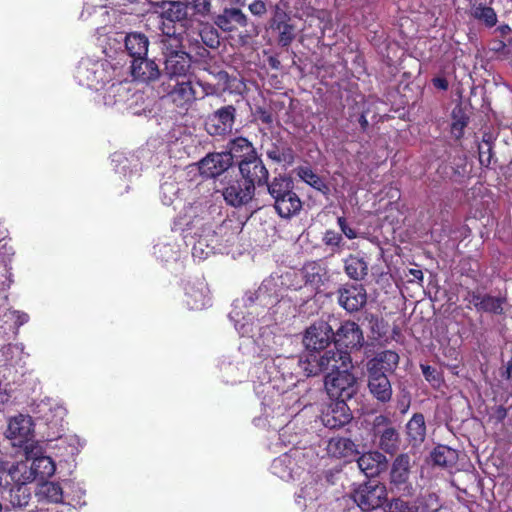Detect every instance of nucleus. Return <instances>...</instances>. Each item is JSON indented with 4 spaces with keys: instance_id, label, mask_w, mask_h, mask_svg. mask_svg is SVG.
Listing matches in <instances>:
<instances>
[{
    "instance_id": "f257e3e1",
    "label": "nucleus",
    "mask_w": 512,
    "mask_h": 512,
    "mask_svg": "<svg viewBox=\"0 0 512 512\" xmlns=\"http://www.w3.org/2000/svg\"><path fill=\"white\" fill-rule=\"evenodd\" d=\"M266 187L273 200V208L279 217L290 219L300 213L303 203L295 192L292 177L287 174H279L274 176Z\"/></svg>"
},
{
    "instance_id": "f03ea898",
    "label": "nucleus",
    "mask_w": 512,
    "mask_h": 512,
    "mask_svg": "<svg viewBox=\"0 0 512 512\" xmlns=\"http://www.w3.org/2000/svg\"><path fill=\"white\" fill-rule=\"evenodd\" d=\"M158 94L167 97L179 114H187L197 100L196 89L190 79L162 82Z\"/></svg>"
},
{
    "instance_id": "7ed1b4c3",
    "label": "nucleus",
    "mask_w": 512,
    "mask_h": 512,
    "mask_svg": "<svg viewBox=\"0 0 512 512\" xmlns=\"http://www.w3.org/2000/svg\"><path fill=\"white\" fill-rule=\"evenodd\" d=\"M350 363L351 358L347 353H337L334 350H327L320 357L318 352H309L298 361L300 369L307 377L317 376L334 368L347 367Z\"/></svg>"
},
{
    "instance_id": "20e7f679",
    "label": "nucleus",
    "mask_w": 512,
    "mask_h": 512,
    "mask_svg": "<svg viewBox=\"0 0 512 512\" xmlns=\"http://www.w3.org/2000/svg\"><path fill=\"white\" fill-rule=\"evenodd\" d=\"M347 367L334 368L325 376L324 385L331 399L350 400L358 391V382L355 375Z\"/></svg>"
},
{
    "instance_id": "39448f33",
    "label": "nucleus",
    "mask_w": 512,
    "mask_h": 512,
    "mask_svg": "<svg viewBox=\"0 0 512 512\" xmlns=\"http://www.w3.org/2000/svg\"><path fill=\"white\" fill-rule=\"evenodd\" d=\"M411 458L407 453L396 456L389 473V490L394 496L412 497L415 487L410 481Z\"/></svg>"
},
{
    "instance_id": "423d86ee",
    "label": "nucleus",
    "mask_w": 512,
    "mask_h": 512,
    "mask_svg": "<svg viewBox=\"0 0 512 512\" xmlns=\"http://www.w3.org/2000/svg\"><path fill=\"white\" fill-rule=\"evenodd\" d=\"M364 335L360 326L354 321H344L333 331V343L337 353H347L351 358L353 351H359L364 344Z\"/></svg>"
},
{
    "instance_id": "0eeeda50",
    "label": "nucleus",
    "mask_w": 512,
    "mask_h": 512,
    "mask_svg": "<svg viewBox=\"0 0 512 512\" xmlns=\"http://www.w3.org/2000/svg\"><path fill=\"white\" fill-rule=\"evenodd\" d=\"M352 498L362 511H371L387 500V488L378 480L370 479L353 491Z\"/></svg>"
},
{
    "instance_id": "6e6552de",
    "label": "nucleus",
    "mask_w": 512,
    "mask_h": 512,
    "mask_svg": "<svg viewBox=\"0 0 512 512\" xmlns=\"http://www.w3.org/2000/svg\"><path fill=\"white\" fill-rule=\"evenodd\" d=\"M464 301L469 303L468 308L473 306L480 314L491 316H503L508 298L506 295L491 293H482L478 289H468Z\"/></svg>"
},
{
    "instance_id": "1a4fd4ad",
    "label": "nucleus",
    "mask_w": 512,
    "mask_h": 512,
    "mask_svg": "<svg viewBox=\"0 0 512 512\" xmlns=\"http://www.w3.org/2000/svg\"><path fill=\"white\" fill-rule=\"evenodd\" d=\"M237 110L234 105L222 106L208 115L205 130L211 136H226L233 130Z\"/></svg>"
},
{
    "instance_id": "9d476101",
    "label": "nucleus",
    "mask_w": 512,
    "mask_h": 512,
    "mask_svg": "<svg viewBox=\"0 0 512 512\" xmlns=\"http://www.w3.org/2000/svg\"><path fill=\"white\" fill-rule=\"evenodd\" d=\"M333 342V328L324 321L319 320L311 324L304 333L303 344L309 352H320Z\"/></svg>"
},
{
    "instance_id": "9b49d317",
    "label": "nucleus",
    "mask_w": 512,
    "mask_h": 512,
    "mask_svg": "<svg viewBox=\"0 0 512 512\" xmlns=\"http://www.w3.org/2000/svg\"><path fill=\"white\" fill-rule=\"evenodd\" d=\"M241 177L230 178L224 183L222 195L225 202L232 207L247 205L254 197L255 190L252 184L245 183Z\"/></svg>"
},
{
    "instance_id": "f8f14e48",
    "label": "nucleus",
    "mask_w": 512,
    "mask_h": 512,
    "mask_svg": "<svg viewBox=\"0 0 512 512\" xmlns=\"http://www.w3.org/2000/svg\"><path fill=\"white\" fill-rule=\"evenodd\" d=\"M238 169L240 177L246 181L245 183L252 184L254 189L267 186L270 182L269 171L257 153L248 160L238 161Z\"/></svg>"
},
{
    "instance_id": "ddd939ff",
    "label": "nucleus",
    "mask_w": 512,
    "mask_h": 512,
    "mask_svg": "<svg viewBox=\"0 0 512 512\" xmlns=\"http://www.w3.org/2000/svg\"><path fill=\"white\" fill-rule=\"evenodd\" d=\"M338 304L348 313L360 311L367 303V291L361 284H345L337 291Z\"/></svg>"
},
{
    "instance_id": "4468645a",
    "label": "nucleus",
    "mask_w": 512,
    "mask_h": 512,
    "mask_svg": "<svg viewBox=\"0 0 512 512\" xmlns=\"http://www.w3.org/2000/svg\"><path fill=\"white\" fill-rule=\"evenodd\" d=\"M326 409L322 411L321 420L329 429H339L349 424L352 413L346 400L333 399Z\"/></svg>"
},
{
    "instance_id": "2eb2a0df",
    "label": "nucleus",
    "mask_w": 512,
    "mask_h": 512,
    "mask_svg": "<svg viewBox=\"0 0 512 512\" xmlns=\"http://www.w3.org/2000/svg\"><path fill=\"white\" fill-rule=\"evenodd\" d=\"M231 166V156L224 152L208 153L198 162L199 173L204 178H216Z\"/></svg>"
},
{
    "instance_id": "dca6fc26",
    "label": "nucleus",
    "mask_w": 512,
    "mask_h": 512,
    "mask_svg": "<svg viewBox=\"0 0 512 512\" xmlns=\"http://www.w3.org/2000/svg\"><path fill=\"white\" fill-rule=\"evenodd\" d=\"M214 25L223 32L230 33L240 27L248 25V18L243 11L236 7H225L217 14L210 17Z\"/></svg>"
},
{
    "instance_id": "f3484780",
    "label": "nucleus",
    "mask_w": 512,
    "mask_h": 512,
    "mask_svg": "<svg viewBox=\"0 0 512 512\" xmlns=\"http://www.w3.org/2000/svg\"><path fill=\"white\" fill-rule=\"evenodd\" d=\"M164 75L168 81L187 79L192 68V56L188 52L165 57Z\"/></svg>"
},
{
    "instance_id": "a211bd4d",
    "label": "nucleus",
    "mask_w": 512,
    "mask_h": 512,
    "mask_svg": "<svg viewBox=\"0 0 512 512\" xmlns=\"http://www.w3.org/2000/svg\"><path fill=\"white\" fill-rule=\"evenodd\" d=\"M367 387L378 404L385 405L391 401L393 389L388 376L384 373L367 372Z\"/></svg>"
},
{
    "instance_id": "6ab92c4d",
    "label": "nucleus",
    "mask_w": 512,
    "mask_h": 512,
    "mask_svg": "<svg viewBox=\"0 0 512 512\" xmlns=\"http://www.w3.org/2000/svg\"><path fill=\"white\" fill-rule=\"evenodd\" d=\"M160 30V49L163 58L186 52L183 44V36L181 33H176L174 25L162 22Z\"/></svg>"
},
{
    "instance_id": "aec40b11",
    "label": "nucleus",
    "mask_w": 512,
    "mask_h": 512,
    "mask_svg": "<svg viewBox=\"0 0 512 512\" xmlns=\"http://www.w3.org/2000/svg\"><path fill=\"white\" fill-rule=\"evenodd\" d=\"M130 72L134 80L145 84L159 80L162 74L158 64L147 56L132 60Z\"/></svg>"
},
{
    "instance_id": "412c9836",
    "label": "nucleus",
    "mask_w": 512,
    "mask_h": 512,
    "mask_svg": "<svg viewBox=\"0 0 512 512\" xmlns=\"http://www.w3.org/2000/svg\"><path fill=\"white\" fill-rule=\"evenodd\" d=\"M399 354L393 350H383L369 359L366 363L367 372L392 374L399 365Z\"/></svg>"
},
{
    "instance_id": "4be33fe9",
    "label": "nucleus",
    "mask_w": 512,
    "mask_h": 512,
    "mask_svg": "<svg viewBox=\"0 0 512 512\" xmlns=\"http://www.w3.org/2000/svg\"><path fill=\"white\" fill-rule=\"evenodd\" d=\"M155 6L164 23L167 21L169 25H174L189 20L184 1L161 0Z\"/></svg>"
},
{
    "instance_id": "5701e85b",
    "label": "nucleus",
    "mask_w": 512,
    "mask_h": 512,
    "mask_svg": "<svg viewBox=\"0 0 512 512\" xmlns=\"http://www.w3.org/2000/svg\"><path fill=\"white\" fill-rule=\"evenodd\" d=\"M26 469H22V476L18 481H11L6 489L9 491L8 501L13 508H25L31 500L30 488L27 483L30 482V476H25Z\"/></svg>"
},
{
    "instance_id": "b1692460",
    "label": "nucleus",
    "mask_w": 512,
    "mask_h": 512,
    "mask_svg": "<svg viewBox=\"0 0 512 512\" xmlns=\"http://www.w3.org/2000/svg\"><path fill=\"white\" fill-rule=\"evenodd\" d=\"M186 306L191 310H202L210 303L209 289L202 281L188 283L185 288Z\"/></svg>"
},
{
    "instance_id": "393cba45",
    "label": "nucleus",
    "mask_w": 512,
    "mask_h": 512,
    "mask_svg": "<svg viewBox=\"0 0 512 512\" xmlns=\"http://www.w3.org/2000/svg\"><path fill=\"white\" fill-rule=\"evenodd\" d=\"M357 464L368 478H374L386 468L387 460L380 452H367L358 457Z\"/></svg>"
},
{
    "instance_id": "a878e982",
    "label": "nucleus",
    "mask_w": 512,
    "mask_h": 512,
    "mask_svg": "<svg viewBox=\"0 0 512 512\" xmlns=\"http://www.w3.org/2000/svg\"><path fill=\"white\" fill-rule=\"evenodd\" d=\"M149 45V38L142 32H129L124 39L125 51L132 60L147 56Z\"/></svg>"
},
{
    "instance_id": "bb28decb",
    "label": "nucleus",
    "mask_w": 512,
    "mask_h": 512,
    "mask_svg": "<svg viewBox=\"0 0 512 512\" xmlns=\"http://www.w3.org/2000/svg\"><path fill=\"white\" fill-rule=\"evenodd\" d=\"M327 453L337 459L350 460L358 455L357 445L349 438L333 437L327 444Z\"/></svg>"
},
{
    "instance_id": "cd10ccee",
    "label": "nucleus",
    "mask_w": 512,
    "mask_h": 512,
    "mask_svg": "<svg viewBox=\"0 0 512 512\" xmlns=\"http://www.w3.org/2000/svg\"><path fill=\"white\" fill-rule=\"evenodd\" d=\"M301 272L305 285L310 286L315 291H318L327 280L326 268L317 261L307 262Z\"/></svg>"
},
{
    "instance_id": "c85d7f7f",
    "label": "nucleus",
    "mask_w": 512,
    "mask_h": 512,
    "mask_svg": "<svg viewBox=\"0 0 512 512\" xmlns=\"http://www.w3.org/2000/svg\"><path fill=\"white\" fill-rule=\"evenodd\" d=\"M226 154L231 156V164L233 165L234 159L236 160H248L252 158V155L256 154L257 151L253 144L245 137H236L231 139L227 144Z\"/></svg>"
},
{
    "instance_id": "c756f323",
    "label": "nucleus",
    "mask_w": 512,
    "mask_h": 512,
    "mask_svg": "<svg viewBox=\"0 0 512 512\" xmlns=\"http://www.w3.org/2000/svg\"><path fill=\"white\" fill-rule=\"evenodd\" d=\"M55 470L56 466L51 457L39 455L33 457L30 470L26 471L25 476H30V481L36 478L44 480L51 477Z\"/></svg>"
},
{
    "instance_id": "7c9ffc66",
    "label": "nucleus",
    "mask_w": 512,
    "mask_h": 512,
    "mask_svg": "<svg viewBox=\"0 0 512 512\" xmlns=\"http://www.w3.org/2000/svg\"><path fill=\"white\" fill-rule=\"evenodd\" d=\"M31 425L30 417H24L23 415L14 417L8 424V437L18 441L19 444L28 441L32 435Z\"/></svg>"
},
{
    "instance_id": "2f4dec72",
    "label": "nucleus",
    "mask_w": 512,
    "mask_h": 512,
    "mask_svg": "<svg viewBox=\"0 0 512 512\" xmlns=\"http://www.w3.org/2000/svg\"><path fill=\"white\" fill-rule=\"evenodd\" d=\"M343 264L346 275L352 280L361 281L368 274V263L359 255L349 254Z\"/></svg>"
},
{
    "instance_id": "473e14b6",
    "label": "nucleus",
    "mask_w": 512,
    "mask_h": 512,
    "mask_svg": "<svg viewBox=\"0 0 512 512\" xmlns=\"http://www.w3.org/2000/svg\"><path fill=\"white\" fill-rule=\"evenodd\" d=\"M407 436L413 446L421 444L426 437L425 418L422 413H415L406 425Z\"/></svg>"
},
{
    "instance_id": "72a5a7b5",
    "label": "nucleus",
    "mask_w": 512,
    "mask_h": 512,
    "mask_svg": "<svg viewBox=\"0 0 512 512\" xmlns=\"http://www.w3.org/2000/svg\"><path fill=\"white\" fill-rule=\"evenodd\" d=\"M267 157L276 162L284 163L287 165L293 164L295 160L294 150L287 143L277 141L271 144L270 148L266 151Z\"/></svg>"
},
{
    "instance_id": "f704fd0d",
    "label": "nucleus",
    "mask_w": 512,
    "mask_h": 512,
    "mask_svg": "<svg viewBox=\"0 0 512 512\" xmlns=\"http://www.w3.org/2000/svg\"><path fill=\"white\" fill-rule=\"evenodd\" d=\"M470 121L469 116L466 113L465 108L461 104H457L451 112V135L456 139L460 140L464 136V130L468 126Z\"/></svg>"
},
{
    "instance_id": "c9c22d12",
    "label": "nucleus",
    "mask_w": 512,
    "mask_h": 512,
    "mask_svg": "<svg viewBox=\"0 0 512 512\" xmlns=\"http://www.w3.org/2000/svg\"><path fill=\"white\" fill-rule=\"evenodd\" d=\"M431 459L434 465L450 468L457 463L458 453L449 446L437 445L431 452Z\"/></svg>"
},
{
    "instance_id": "e433bc0d",
    "label": "nucleus",
    "mask_w": 512,
    "mask_h": 512,
    "mask_svg": "<svg viewBox=\"0 0 512 512\" xmlns=\"http://www.w3.org/2000/svg\"><path fill=\"white\" fill-rule=\"evenodd\" d=\"M297 176L306 184L321 192L324 195L330 193L328 184L316 174L309 166H299L296 168Z\"/></svg>"
},
{
    "instance_id": "4c0bfd02",
    "label": "nucleus",
    "mask_w": 512,
    "mask_h": 512,
    "mask_svg": "<svg viewBox=\"0 0 512 512\" xmlns=\"http://www.w3.org/2000/svg\"><path fill=\"white\" fill-rule=\"evenodd\" d=\"M376 436L379 438V448L385 453L392 455L399 449V433L393 426L382 429Z\"/></svg>"
},
{
    "instance_id": "58836bf2",
    "label": "nucleus",
    "mask_w": 512,
    "mask_h": 512,
    "mask_svg": "<svg viewBox=\"0 0 512 512\" xmlns=\"http://www.w3.org/2000/svg\"><path fill=\"white\" fill-rule=\"evenodd\" d=\"M216 77L218 79V84L198 81V84L204 92V96H219L223 92L231 89V81L233 79L226 71L218 72Z\"/></svg>"
},
{
    "instance_id": "ea45409f",
    "label": "nucleus",
    "mask_w": 512,
    "mask_h": 512,
    "mask_svg": "<svg viewBox=\"0 0 512 512\" xmlns=\"http://www.w3.org/2000/svg\"><path fill=\"white\" fill-rule=\"evenodd\" d=\"M130 94L129 88L122 82L112 83L103 95L104 104L113 106L117 103L125 102Z\"/></svg>"
},
{
    "instance_id": "a19ab883",
    "label": "nucleus",
    "mask_w": 512,
    "mask_h": 512,
    "mask_svg": "<svg viewBox=\"0 0 512 512\" xmlns=\"http://www.w3.org/2000/svg\"><path fill=\"white\" fill-rule=\"evenodd\" d=\"M24 464H11L0 462V488H7L11 481H18L22 476V469H26Z\"/></svg>"
},
{
    "instance_id": "79ce46f5",
    "label": "nucleus",
    "mask_w": 512,
    "mask_h": 512,
    "mask_svg": "<svg viewBox=\"0 0 512 512\" xmlns=\"http://www.w3.org/2000/svg\"><path fill=\"white\" fill-rule=\"evenodd\" d=\"M272 30L278 33V44L282 47H288L296 37L295 25L291 24L290 21L280 22L276 24H270Z\"/></svg>"
},
{
    "instance_id": "37998d69",
    "label": "nucleus",
    "mask_w": 512,
    "mask_h": 512,
    "mask_svg": "<svg viewBox=\"0 0 512 512\" xmlns=\"http://www.w3.org/2000/svg\"><path fill=\"white\" fill-rule=\"evenodd\" d=\"M186 10L191 11V15L197 18H210L212 16L211 0H183Z\"/></svg>"
},
{
    "instance_id": "c03bdc74",
    "label": "nucleus",
    "mask_w": 512,
    "mask_h": 512,
    "mask_svg": "<svg viewBox=\"0 0 512 512\" xmlns=\"http://www.w3.org/2000/svg\"><path fill=\"white\" fill-rule=\"evenodd\" d=\"M470 14L473 18L482 21L488 27H493L497 23V15L493 8L483 4L470 7Z\"/></svg>"
},
{
    "instance_id": "a18cd8bd",
    "label": "nucleus",
    "mask_w": 512,
    "mask_h": 512,
    "mask_svg": "<svg viewBox=\"0 0 512 512\" xmlns=\"http://www.w3.org/2000/svg\"><path fill=\"white\" fill-rule=\"evenodd\" d=\"M41 493L52 503H61L63 501V490L59 483L47 482L42 485Z\"/></svg>"
},
{
    "instance_id": "49530a36",
    "label": "nucleus",
    "mask_w": 512,
    "mask_h": 512,
    "mask_svg": "<svg viewBox=\"0 0 512 512\" xmlns=\"http://www.w3.org/2000/svg\"><path fill=\"white\" fill-rule=\"evenodd\" d=\"M322 242L334 252L340 251L344 245L342 234L332 229H328L324 232Z\"/></svg>"
},
{
    "instance_id": "de8ad7c7",
    "label": "nucleus",
    "mask_w": 512,
    "mask_h": 512,
    "mask_svg": "<svg viewBox=\"0 0 512 512\" xmlns=\"http://www.w3.org/2000/svg\"><path fill=\"white\" fill-rule=\"evenodd\" d=\"M199 36L201 41L210 48H216L220 43L219 34L213 26H204L200 30Z\"/></svg>"
},
{
    "instance_id": "09e8293b",
    "label": "nucleus",
    "mask_w": 512,
    "mask_h": 512,
    "mask_svg": "<svg viewBox=\"0 0 512 512\" xmlns=\"http://www.w3.org/2000/svg\"><path fill=\"white\" fill-rule=\"evenodd\" d=\"M422 374L426 381L433 386H440L443 382V376L436 368L430 365H421Z\"/></svg>"
},
{
    "instance_id": "8fccbe9b",
    "label": "nucleus",
    "mask_w": 512,
    "mask_h": 512,
    "mask_svg": "<svg viewBox=\"0 0 512 512\" xmlns=\"http://www.w3.org/2000/svg\"><path fill=\"white\" fill-rule=\"evenodd\" d=\"M492 157V142L484 138L483 145H479V162L481 166L488 168L491 165Z\"/></svg>"
},
{
    "instance_id": "3c124183",
    "label": "nucleus",
    "mask_w": 512,
    "mask_h": 512,
    "mask_svg": "<svg viewBox=\"0 0 512 512\" xmlns=\"http://www.w3.org/2000/svg\"><path fill=\"white\" fill-rule=\"evenodd\" d=\"M253 115L256 118V120L260 121L263 124L270 126L273 123V114L271 110L268 108L256 106Z\"/></svg>"
},
{
    "instance_id": "603ef678",
    "label": "nucleus",
    "mask_w": 512,
    "mask_h": 512,
    "mask_svg": "<svg viewBox=\"0 0 512 512\" xmlns=\"http://www.w3.org/2000/svg\"><path fill=\"white\" fill-rule=\"evenodd\" d=\"M337 224L341 230V234L345 235L349 240L356 239L358 237L357 231L350 227L345 217L340 216L337 218Z\"/></svg>"
},
{
    "instance_id": "864d4df0",
    "label": "nucleus",
    "mask_w": 512,
    "mask_h": 512,
    "mask_svg": "<svg viewBox=\"0 0 512 512\" xmlns=\"http://www.w3.org/2000/svg\"><path fill=\"white\" fill-rule=\"evenodd\" d=\"M386 427H392L391 419L385 415H378L373 420V431L374 435H377L379 432H382V429Z\"/></svg>"
},
{
    "instance_id": "5fc2aeb1",
    "label": "nucleus",
    "mask_w": 512,
    "mask_h": 512,
    "mask_svg": "<svg viewBox=\"0 0 512 512\" xmlns=\"http://www.w3.org/2000/svg\"><path fill=\"white\" fill-rule=\"evenodd\" d=\"M394 498L389 504L387 512H409L410 508L408 502L402 500L403 497Z\"/></svg>"
},
{
    "instance_id": "6e6d98bb",
    "label": "nucleus",
    "mask_w": 512,
    "mask_h": 512,
    "mask_svg": "<svg viewBox=\"0 0 512 512\" xmlns=\"http://www.w3.org/2000/svg\"><path fill=\"white\" fill-rule=\"evenodd\" d=\"M292 11L278 10L277 6H273V17L270 20V24H276L280 22L290 21Z\"/></svg>"
},
{
    "instance_id": "4d7b16f0",
    "label": "nucleus",
    "mask_w": 512,
    "mask_h": 512,
    "mask_svg": "<svg viewBox=\"0 0 512 512\" xmlns=\"http://www.w3.org/2000/svg\"><path fill=\"white\" fill-rule=\"evenodd\" d=\"M249 11L252 15L261 17L267 12V7L264 1L262 0H254L248 6Z\"/></svg>"
},
{
    "instance_id": "13d9d810",
    "label": "nucleus",
    "mask_w": 512,
    "mask_h": 512,
    "mask_svg": "<svg viewBox=\"0 0 512 512\" xmlns=\"http://www.w3.org/2000/svg\"><path fill=\"white\" fill-rule=\"evenodd\" d=\"M491 50L494 51L495 53L501 54L503 56H507L509 54L507 45L502 40L494 41Z\"/></svg>"
},
{
    "instance_id": "bf43d9fd",
    "label": "nucleus",
    "mask_w": 512,
    "mask_h": 512,
    "mask_svg": "<svg viewBox=\"0 0 512 512\" xmlns=\"http://www.w3.org/2000/svg\"><path fill=\"white\" fill-rule=\"evenodd\" d=\"M432 83L436 88L444 91L449 87V82L445 77H435L432 79Z\"/></svg>"
},
{
    "instance_id": "052dcab7",
    "label": "nucleus",
    "mask_w": 512,
    "mask_h": 512,
    "mask_svg": "<svg viewBox=\"0 0 512 512\" xmlns=\"http://www.w3.org/2000/svg\"><path fill=\"white\" fill-rule=\"evenodd\" d=\"M203 242L199 240L192 248V254L194 257L203 258Z\"/></svg>"
},
{
    "instance_id": "680f3d73",
    "label": "nucleus",
    "mask_w": 512,
    "mask_h": 512,
    "mask_svg": "<svg viewBox=\"0 0 512 512\" xmlns=\"http://www.w3.org/2000/svg\"><path fill=\"white\" fill-rule=\"evenodd\" d=\"M267 61L272 69L279 70L281 68V62L276 56L268 57Z\"/></svg>"
},
{
    "instance_id": "e2e57ef3",
    "label": "nucleus",
    "mask_w": 512,
    "mask_h": 512,
    "mask_svg": "<svg viewBox=\"0 0 512 512\" xmlns=\"http://www.w3.org/2000/svg\"><path fill=\"white\" fill-rule=\"evenodd\" d=\"M496 418L499 422L503 421L507 416V409L503 406H498L495 412Z\"/></svg>"
},
{
    "instance_id": "0e129e2a",
    "label": "nucleus",
    "mask_w": 512,
    "mask_h": 512,
    "mask_svg": "<svg viewBox=\"0 0 512 512\" xmlns=\"http://www.w3.org/2000/svg\"><path fill=\"white\" fill-rule=\"evenodd\" d=\"M28 320H29L28 314L17 312V317H16V320H15V323L18 326H21V325L25 324L26 322H28Z\"/></svg>"
},
{
    "instance_id": "69168bd1",
    "label": "nucleus",
    "mask_w": 512,
    "mask_h": 512,
    "mask_svg": "<svg viewBox=\"0 0 512 512\" xmlns=\"http://www.w3.org/2000/svg\"><path fill=\"white\" fill-rule=\"evenodd\" d=\"M275 6H277V9L278 10H286V11H291V6H290V0H279Z\"/></svg>"
},
{
    "instance_id": "338daca9",
    "label": "nucleus",
    "mask_w": 512,
    "mask_h": 512,
    "mask_svg": "<svg viewBox=\"0 0 512 512\" xmlns=\"http://www.w3.org/2000/svg\"><path fill=\"white\" fill-rule=\"evenodd\" d=\"M358 122H359V124L361 126L362 131H366L368 126H369V122H368L367 117H366V115L364 113H362L359 116Z\"/></svg>"
},
{
    "instance_id": "774afa93",
    "label": "nucleus",
    "mask_w": 512,
    "mask_h": 512,
    "mask_svg": "<svg viewBox=\"0 0 512 512\" xmlns=\"http://www.w3.org/2000/svg\"><path fill=\"white\" fill-rule=\"evenodd\" d=\"M410 274L413 276L415 280L422 281L423 280V272L419 269H410Z\"/></svg>"
}]
</instances>
